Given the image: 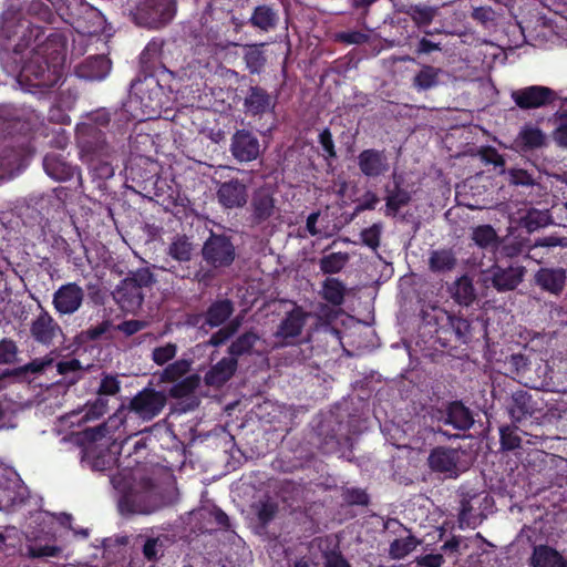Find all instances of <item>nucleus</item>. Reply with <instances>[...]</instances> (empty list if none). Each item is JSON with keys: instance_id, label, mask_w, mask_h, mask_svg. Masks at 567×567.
Listing matches in <instances>:
<instances>
[{"instance_id": "nucleus-25", "label": "nucleus", "mask_w": 567, "mask_h": 567, "mask_svg": "<svg viewBox=\"0 0 567 567\" xmlns=\"http://www.w3.org/2000/svg\"><path fill=\"white\" fill-rule=\"evenodd\" d=\"M532 561L534 567H567L561 555L548 546L536 547Z\"/></svg>"}, {"instance_id": "nucleus-42", "label": "nucleus", "mask_w": 567, "mask_h": 567, "mask_svg": "<svg viewBox=\"0 0 567 567\" xmlns=\"http://www.w3.org/2000/svg\"><path fill=\"white\" fill-rule=\"evenodd\" d=\"M169 255L179 261H186L192 256V245L186 238H177L169 247Z\"/></svg>"}, {"instance_id": "nucleus-44", "label": "nucleus", "mask_w": 567, "mask_h": 567, "mask_svg": "<svg viewBox=\"0 0 567 567\" xmlns=\"http://www.w3.org/2000/svg\"><path fill=\"white\" fill-rule=\"evenodd\" d=\"M257 339V336L254 333H245L235 342H233V344L230 346V353L235 355H240L243 353L248 352L252 348Z\"/></svg>"}, {"instance_id": "nucleus-34", "label": "nucleus", "mask_w": 567, "mask_h": 567, "mask_svg": "<svg viewBox=\"0 0 567 567\" xmlns=\"http://www.w3.org/2000/svg\"><path fill=\"white\" fill-rule=\"evenodd\" d=\"M250 21L255 27L267 31L276 25L277 14L270 8L260 6L256 8Z\"/></svg>"}, {"instance_id": "nucleus-3", "label": "nucleus", "mask_w": 567, "mask_h": 567, "mask_svg": "<svg viewBox=\"0 0 567 567\" xmlns=\"http://www.w3.org/2000/svg\"><path fill=\"white\" fill-rule=\"evenodd\" d=\"M175 16L172 0H143L140 2L135 19L141 25L157 29L168 23Z\"/></svg>"}, {"instance_id": "nucleus-36", "label": "nucleus", "mask_w": 567, "mask_h": 567, "mask_svg": "<svg viewBox=\"0 0 567 567\" xmlns=\"http://www.w3.org/2000/svg\"><path fill=\"white\" fill-rule=\"evenodd\" d=\"M455 265V258L450 250H435L430 256V268L433 271L451 270Z\"/></svg>"}, {"instance_id": "nucleus-50", "label": "nucleus", "mask_w": 567, "mask_h": 567, "mask_svg": "<svg viewBox=\"0 0 567 567\" xmlns=\"http://www.w3.org/2000/svg\"><path fill=\"white\" fill-rule=\"evenodd\" d=\"M121 384L117 378L105 375L100 384L99 394L114 395L120 391Z\"/></svg>"}, {"instance_id": "nucleus-54", "label": "nucleus", "mask_w": 567, "mask_h": 567, "mask_svg": "<svg viewBox=\"0 0 567 567\" xmlns=\"http://www.w3.org/2000/svg\"><path fill=\"white\" fill-rule=\"evenodd\" d=\"M416 563L422 567H442L444 558L440 554H429L417 557Z\"/></svg>"}, {"instance_id": "nucleus-53", "label": "nucleus", "mask_w": 567, "mask_h": 567, "mask_svg": "<svg viewBox=\"0 0 567 567\" xmlns=\"http://www.w3.org/2000/svg\"><path fill=\"white\" fill-rule=\"evenodd\" d=\"M236 329H237V326L235 327L233 323L230 326H227V327L220 329L218 332H216L214 336H212L208 343L214 347L224 343L230 336H233L235 333Z\"/></svg>"}, {"instance_id": "nucleus-37", "label": "nucleus", "mask_w": 567, "mask_h": 567, "mask_svg": "<svg viewBox=\"0 0 567 567\" xmlns=\"http://www.w3.org/2000/svg\"><path fill=\"white\" fill-rule=\"evenodd\" d=\"M410 202V194L396 187L394 190H389L386 195V214L394 216L402 207Z\"/></svg>"}, {"instance_id": "nucleus-60", "label": "nucleus", "mask_w": 567, "mask_h": 567, "mask_svg": "<svg viewBox=\"0 0 567 567\" xmlns=\"http://www.w3.org/2000/svg\"><path fill=\"white\" fill-rule=\"evenodd\" d=\"M161 546L162 545L159 544L158 538L147 539V542L145 543L144 548H143V553H144L145 557L150 560L155 559L157 557L158 548Z\"/></svg>"}, {"instance_id": "nucleus-55", "label": "nucleus", "mask_w": 567, "mask_h": 567, "mask_svg": "<svg viewBox=\"0 0 567 567\" xmlns=\"http://www.w3.org/2000/svg\"><path fill=\"white\" fill-rule=\"evenodd\" d=\"M146 327V322L142 320H128L118 324L117 329L126 336H132Z\"/></svg>"}, {"instance_id": "nucleus-33", "label": "nucleus", "mask_w": 567, "mask_h": 567, "mask_svg": "<svg viewBox=\"0 0 567 567\" xmlns=\"http://www.w3.org/2000/svg\"><path fill=\"white\" fill-rule=\"evenodd\" d=\"M420 542L413 536L395 539L391 543L389 554L393 559H401L413 551Z\"/></svg>"}, {"instance_id": "nucleus-9", "label": "nucleus", "mask_w": 567, "mask_h": 567, "mask_svg": "<svg viewBox=\"0 0 567 567\" xmlns=\"http://www.w3.org/2000/svg\"><path fill=\"white\" fill-rule=\"evenodd\" d=\"M525 269L520 266L501 268L494 266L484 272V280L491 281L498 291L515 289L523 280Z\"/></svg>"}, {"instance_id": "nucleus-12", "label": "nucleus", "mask_w": 567, "mask_h": 567, "mask_svg": "<svg viewBox=\"0 0 567 567\" xmlns=\"http://www.w3.org/2000/svg\"><path fill=\"white\" fill-rule=\"evenodd\" d=\"M31 334L43 343L51 344L54 339L62 334V329L48 311H42L32 322Z\"/></svg>"}, {"instance_id": "nucleus-52", "label": "nucleus", "mask_w": 567, "mask_h": 567, "mask_svg": "<svg viewBox=\"0 0 567 567\" xmlns=\"http://www.w3.org/2000/svg\"><path fill=\"white\" fill-rule=\"evenodd\" d=\"M380 231L381 230L378 225H373L372 227L364 229L361 233L363 243L371 248H377L379 246Z\"/></svg>"}, {"instance_id": "nucleus-18", "label": "nucleus", "mask_w": 567, "mask_h": 567, "mask_svg": "<svg viewBox=\"0 0 567 567\" xmlns=\"http://www.w3.org/2000/svg\"><path fill=\"white\" fill-rule=\"evenodd\" d=\"M535 280L544 290L557 295L564 289L566 271L563 268H542L536 272Z\"/></svg>"}, {"instance_id": "nucleus-30", "label": "nucleus", "mask_w": 567, "mask_h": 567, "mask_svg": "<svg viewBox=\"0 0 567 567\" xmlns=\"http://www.w3.org/2000/svg\"><path fill=\"white\" fill-rule=\"evenodd\" d=\"M472 240L481 248H494L498 244V236L489 225H481L472 230Z\"/></svg>"}, {"instance_id": "nucleus-56", "label": "nucleus", "mask_w": 567, "mask_h": 567, "mask_svg": "<svg viewBox=\"0 0 567 567\" xmlns=\"http://www.w3.org/2000/svg\"><path fill=\"white\" fill-rule=\"evenodd\" d=\"M511 183L515 185H530L533 184L532 176L523 169H512L509 172Z\"/></svg>"}, {"instance_id": "nucleus-2", "label": "nucleus", "mask_w": 567, "mask_h": 567, "mask_svg": "<svg viewBox=\"0 0 567 567\" xmlns=\"http://www.w3.org/2000/svg\"><path fill=\"white\" fill-rule=\"evenodd\" d=\"M152 281V275L147 270H140L116 287L113 292L114 300L123 311L135 313L143 303L144 289Z\"/></svg>"}, {"instance_id": "nucleus-61", "label": "nucleus", "mask_w": 567, "mask_h": 567, "mask_svg": "<svg viewBox=\"0 0 567 567\" xmlns=\"http://www.w3.org/2000/svg\"><path fill=\"white\" fill-rule=\"evenodd\" d=\"M452 326L461 338H464L470 333L471 324L466 319L455 318L452 320Z\"/></svg>"}, {"instance_id": "nucleus-11", "label": "nucleus", "mask_w": 567, "mask_h": 567, "mask_svg": "<svg viewBox=\"0 0 567 567\" xmlns=\"http://www.w3.org/2000/svg\"><path fill=\"white\" fill-rule=\"evenodd\" d=\"M358 165L367 177H379L390 168L389 158L382 151L365 150L358 156Z\"/></svg>"}, {"instance_id": "nucleus-63", "label": "nucleus", "mask_w": 567, "mask_h": 567, "mask_svg": "<svg viewBox=\"0 0 567 567\" xmlns=\"http://www.w3.org/2000/svg\"><path fill=\"white\" fill-rule=\"evenodd\" d=\"M319 138H320V143H321L323 150L327 152V154L330 156H333L334 155L333 141H332V136H331L330 132L328 130H324L323 132L320 133Z\"/></svg>"}, {"instance_id": "nucleus-20", "label": "nucleus", "mask_w": 567, "mask_h": 567, "mask_svg": "<svg viewBox=\"0 0 567 567\" xmlns=\"http://www.w3.org/2000/svg\"><path fill=\"white\" fill-rule=\"evenodd\" d=\"M27 496V487L21 485L19 481H11L0 484V509L8 511L11 507L23 503Z\"/></svg>"}, {"instance_id": "nucleus-51", "label": "nucleus", "mask_w": 567, "mask_h": 567, "mask_svg": "<svg viewBox=\"0 0 567 567\" xmlns=\"http://www.w3.org/2000/svg\"><path fill=\"white\" fill-rule=\"evenodd\" d=\"M53 363V359L51 357H45L41 359H35L29 364L24 365L21 371L24 373H40L44 371L48 367Z\"/></svg>"}, {"instance_id": "nucleus-24", "label": "nucleus", "mask_w": 567, "mask_h": 567, "mask_svg": "<svg viewBox=\"0 0 567 567\" xmlns=\"http://www.w3.org/2000/svg\"><path fill=\"white\" fill-rule=\"evenodd\" d=\"M252 216L257 221H264L268 219L275 210L274 198L270 196L268 190L260 189L255 193L252 200Z\"/></svg>"}, {"instance_id": "nucleus-62", "label": "nucleus", "mask_w": 567, "mask_h": 567, "mask_svg": "<svg viewBox=\"0 0 567 567\" xmlns=\"http://www.w3.org/2000/svg\"><path fill=\"white\" fill-rule=\"evenodd\" d=\"M58 372L60 374H66L71 371H78L81 369V364L76 359H70L66 361L59 362L56 364Z\"/></svg>"}, {"instance_id": "nucleus-14", "label": "nucleus", "mask_w": 567, "mask_h": 567, "mask_svg": "<svg viewBox=\"0 0 567 567\" xmlns=\"http://www.w3.org/2000/svg\"><path fill=\"white\" fill-rule=\"evenodd\" d=\"M111 70V62L104 55L86 59L76 68V74L81 79L101 81L107 76Z\"/></svg>"}, {"instance_id": "nucleus-57", "label": "nucleus", "mask_w": 567, "mask_h": 567, "mask_svg": "<svg viewBox=\"0 0 567 567\" xmlns=\"http://www.w3.org/2000/svg\"><path fill=\"white\" fill-rule=\"evenodd\" d=\"M535 247H567V238L564 237H556V236H547L542 239H538L535 245Z\"/></svg>"}, {"instance_id": "nucleus-58", "label": "nucleus", "mask_w": 567, "mask_h": 567, "mask_svg": "<svg viewBox=\"0 0 567 567\" xmlns=\"http://www.w3.org/2000/svg\"><path fill=\"white\" fill-rule=\"evenodd\" d=\"M554 138L559 145L567 147V116L559 120Z\"/></svg>"}, {"instance_id": "nucleus-39", "label": "nucleus", "mask_w": 567, "mask_h": 567, "mask_svg": "<svg viewBox=\"0 0 567 567\" xmlns=\"http://www.w3.org/2000/svg\"><path fill=\"white\" fill-rule=\"evenodd\" d=\"M190 368V363L187 360H177L169 364L159 375L161 382H176L184 377Z\"/></svg>"}, {"instance_id": "nucleus-17", "label": "nucleus", "mask_w": 567, "mask_h": 567, "mask_svg": "<svg viewBox=\"0 0 567 567\" xmlns=\"http://www.w3.org/2000/svg\"><path fill=\"white\" fill-rule=\"evenodd\" d=\"M27 166V158L20 151L6 150L0 155V181H8Z\"/></svg>"}, {"instance_id": "nucleus-43", "label": "nucleus", "mask_w": 567, "mask_h": 567, "mask_svg": "<svg viewBox=\"0 0 567 567\" xmlns=\"http://www.w3.org/2000/svg\"><path fill=\"white\" fill-rule=\"evenodd\" d=\"M199 382V378L197 375H190L185 378L183 381L176 383L169 391L171 395L174 398H183L190 393Z\"/></svg>"}, {"instance_id": "nucleus-23", "label": "nucleus", "mask_w": 567, "mask_h": 567, "mask_svg": "<svg viewBox=\"0 0 567 567\" xmlns=\"http://www.w3.org/2000/svg\"><path fill=\"white\" fill-rule=\"evenodd\" d=\"M546 136L538 127L525 125L515 138V144L522 150H533L542 147L545 144Z\"/></svg>"}, {"instance_id": "nucleus-29", "label": "nucleus", "mask_w": 567, "mask_h": 567, "mask_svg": "<svg viewBox=\"0 0 567 567\" xmlns=\"http://www.w3.org/2000/svg\"><path fill=\"white\" fill-rule=\"evenodd\" d=\"M482 496L474 495L471 498H463L461 502V511H460V523L461 525L471 526L476 523L480 514L477 513L476 505L481 503ZM484 501H487V496H483Z\"/></svg>"}, {"instance_id": "nucleus-64", "label": "nucleus", "mask_w": 567, "mask_h": 567, "mask_svg": "<svg viewBox=\"0 0 567 567\" xmlns=\"http://www.w3.org/2000/svg\"><path fill=\"white\" fill-rule=\"evenodd\" d=\"M326 567H350L349 564L336 553L326 556Z\"/></svg>"}, {"instance_id": "nucleus-41", "label": "nucleus", "mask_w": 567, "mask_h": 567, "mask_svg": "<svg viewBox=\"0 0 567 567\" xmlns=\"http://www.w3.org/2000/svg\"><path fill=\"white\" fill-rule=\"evenodd\" d=\"M549 224V215L546 210H529L524 218V225L528 231H534L539 227H544Z\"/></svg>"}, {"instance_id": "nucleus-47", "label": "nucleus", "mask_w": 567, "mask_h": 567, "mask_svg": "<svg viewBox=\"0 0 567 567\" xmlns=\"http://www.w3.org/2000/svg\"><path fill=\"white\" fill-rule=\"evenodd\" d=\"M256 512L262 523L269 522L277 512V506L270 499L260 501L256 505Z\"/></svg>"}, {"instance_id": "nucleus-27", "label": "nucleus", "mask_w": 567, "mask_h": 567, "mask_svg": "<svg viewBox=\"0 0 567 567\" xmlns=\"http://www.w3.org/2000/svg\"><path fill=\"white\" fill-rule=\"evenodd\" d=\"M450 291L454 300L460 305L468 306L475 299L473 282L466 276L457 279L450 288Z\"/></svg>"}, {"instance_id": "nucleus-40", "label": "nucleus", "mask_w": 567, "mask_h": 567, "mask_svg": "<svg viewBox=\"0 0 567 567\" xmlns=\"http://www.w3.org/2000/svg\"><path fill=\"white\" fill-rule=\"evenodd\" d=\"M405 12L417 24H429L435 16V10L433 8L424 6H411L405 10Z\"/></svg>"}, {"instance_id": "nucleus-48", "label": "nucleus", "mask_w": 567, "mask_h": 567, "mask_svg": "<svg viewBox=\"0 0 567 567\" xmlns=\"http://www.w3.org/2000/svg\"><path fill=\"white\" fill-rule=\"evenodd\" d=\"M501 443L502 446L506 450H514L519 446L520 437L517 435L516 431L511 427L501 429Z\"/></svg>"}, {"instance_id": "nucleus-4", "label": "nucleus", "mask_w": 567, "mask_h": 567, "mask_svg": "<svg viewBox=\"0 0 567 567\" xmlns=\"http://www.w3.org/2000/svg\"><path fill=\"white\" fill-rule=\"evenodd\" d=\"M511 97L517 107L533 110L551 104L557 99V94L548 86L529 85L513 90Z\"/></svg>"}, {"instance_id": "nucleus-7", "label": "nucleus", "mask_w": 567, "mask_h": 567, "mask_svg": "<svg viewBox=\"0 0 567 567\" xmlns=\"http://www.w3.org/2000/svg\"><path fill=\"white\" fill-rule=\"evenodd\" d=\"M427 463L433 472L446 477H455L461 472L460 452L454 449H434L427 457Z\"/></svg>"}, {"instance_id": "nucleus-31", "label": "nucleus", "mask_w": 567, "mask_h": 567, "mask_svg": "<svg viewBox=\"0 0 567 567\" xmlns=\"http://www.w3.org/2000/svg\"><path fill=\"white\" fill-rule=\"evenodd\" d=\"M233 312L231 303L227 300L214 303L206 313V323L210 327L220 326Z\"/></svg>"}, {"instance_id": "nucleus-8", "label": "nucleus", "mask_w": 567, "mask_h": 567, "mask_svg": "<svg viewBox=\"0 0 567 567\" xmlns=\"http://www.w3.org/2000/svg\"><path fill=\"white\" fill-rule=\"evenodd\" d=\"M205 259L215 267L228 266L235 258L231 243L223 236H212L205 244Z\"/></svg>"}, {"instance_id": "nucleus-10", "label": "nucleus", "mask_w": 567, "mask_h": 567, "mask_svg": "<svg viewBox=\"0 0 567 567\" xmlns=\"http://www.w3.org/2000/svg\"><path fill=\"white\" fill-rule=\"evenodd\" d=\"M231 154L239 162H251L260 154L257 137L247 131H238L231 138Z\"/></svg>"}, {"instance_id": "nucleus-28", "label": "nucleus", "mask_w": 567, "mask_h": 567, "mask_svg": "<svg viewBox=\"0 0 567 567\" xmlns=\"http://www.w3.org/2000/svg\"><path fill=\"white\" fill-rule=\"evenodd\" d=\"M441 69L431 65H424L414 76L413 85L419 91L430 90L440 84Z\"/></svg>"}, {"instance_id": "nucleus-22", "label": "nucleus", "mask_w": 567, "mask_h": 567, "mask_svg": "<svg viewBox=\"0 0 567 567\" xmlns=\"http://www.w3.org/2000/svg\"><path fill=\"white\" fill-rule=\"evenodd\" d=\"M43 166L45 173L55 181H68L73 177L75 169L55 154L44 157Z\"/></svg>"}, {"instance_id": "nucleus-1", "label": "nucleus", "mask_w": 567, "mask_h": 567, "mask_svg": "<svg viewBox=\"0 0 567 567\" xmlns=\"http://www.w3.org/2000/svg\"><path fill=\"white\" fill-rule=\"evenodd\" d=\"M120 493L118 508L127 514H152L164 505V501L148 481L141 475L125 473L112 477Z\"/></svg>"}, {"instance_id": "nucleus-21", "label": "nucleus", "mask_w": 567, "mask_h": 567, "mask_svg": "<svg viewBox=\"0 0 567 567\" xmlns=\"http://www.w3.org/2000/svg\"><path fill=\"white\" fill-rule=\"evenodd\" d=\"M83 461L94 471H105L116 463L113 452L100 450L96 445L85 449Z\"/></svg>"}, {"instance_id": "nucleus-32", "label": "nucleus", "mask_w": 567, "mask_h": 567, "mask_svg": "<svg viewBox=\"0 0 567 567\" xmlns=\"http://www.w3.org/2000/svg\"><path fill=\"white\" fill-rule=\"evenodd\" d=\"M346 288L336 278H328L322 286L323 298L332 305H341L344 298Z\"/></svg>"}, {"instance_id": "nucleus-38", "label": "nucleus", "mask_w": 567, "mask_h": 567, "mask_svg": "<svg viewBox=\"0 0 567 567\" xmlns=\"http://www.w3.org/2000/svg\"><path fill=\"white\" fill-rule=\"evenodd\" d=\"M349 256L346 252H333L320 260V269L326 274L339 272L348 262Z\"/></svg>"}, {"instance_id": "nucleus-13", "label": "nucleus", "mask_w": 567, "mask_h": 567, "mask_svg": "<svg viewBox=\"0 0 567 567\" xmlns=\"http://www.w3.org/2000/svg\"><path fill=\"white\" fill-rule=\"evenodd\" d=\"M306 321V313L299 309L295 308L291 310L287 318L280 323L276 338L280 339L275 343V346H285L288 343L289 338H295L300 334Z\"/></svg>"}, {"instance_id": "nucleus-19", "label": "nucleus", "mask_w": 567, "mask_h": 567, "mask_svg": "<svg viewBox=\"0 0 567 567\" xmlns=\"http://www.w3.org/2000/svg\"><path fill=\"white\" fill-rule=\"evenodd\" d=\"M237 368V361L234 358H224L217 362L205 375L206 384L210 386H220L227 382Z\"/></svg>"}, {"instance_id": "nucleus-49", "label": "nucleus", "mask_w": 567, "mask_h": 567, "mask_svg": "<svg viewBox=\"0 0 567 567\" xmlns=\"http://www.w3.org/2000/svg\"><path fill=\"white\" fill-rule=\"evenodd\" d=\"M17 355V347L13 341H0V364L11 363Z\"/></svg>"}, {"instance_id": "nucleus-15", "label": "nucleus", "mask_w": 567, "mask_h": 567, "mask_svg": "<svg viewBox=\"0 0 567 567\" xmlns=\"http://www.w3.org/2000/svg\"><path fill=\"white\" fill-rule=\"evenodd\" d=\"M536 411H538V406L530 394L524 391L513 394L508 405V412L515 422H520L528 416H533Z\"/></svg>"}, {"instance_id": "nucleus-35", "label": "nucleus", "mask_w": 567, "mask_h": 567, "mask_svg": "<svg viewBox=\"0 0 567 567\" xmlns=\"http://www.w3.org/2000/svg\"><path fill=\"white\" fill-rule=\"evenodd\" d=\"M246 106L254 114L262 113L270 106V99L265 91L252 89L246 99Z\"/></svg>"}, {"instance_id": "nucleus-5", "label": "nucleus", "mask_w": 567, "mask_h": 567, "mask_svg": "<svg viewBox=\"0 0 567 567\" xmlns=\"http://www.w3.org/2000/svg\"><path fill=\"white\" fill-rule=\"evenodd\" d=\"M85 292L82 287L74 282L62 285L52 298L54 310L60 316H70L75 313L83 303Z\"/></svg>"}, {"instance_id": "nucleus-46", "label": "nucleus", "mask_w": 567, "mask_h": 567, "mask_svg": "<svg viewBox=\"0 0 567 567\" xmlns=\"http://www.w3.org/2000/svg\"><path fill=\"white\" fill-rule=\"evenodd\" d=\"M62 549L54 545H35L29 548V555L33 558L56 557Z\"/></svg>"}, {"instance_id": "nucleus-26", "label": "nucleus", "mask_w": 567, "mask_h": 567, "mask_svg": "<svg viewBox=\"0 0 567 567\" xmlns=\"http://www.w3.org/2000/svg\"><path fill=\"white\" fill-rule=\"evenodd\" d=\"M473 422L471 412L463 404L454 402L449 406L445 419L446 424H451L457 430H467L472 426Z\"/></svg>"}, {"instance_id": "nucleus-16", "label": "nucleus", "mask_w": 567, "mask_h": 567, "mask_svg": "<svg viewBox=\"0 0 567 567\" xmlns=\"http://www.w3.org/2000/svg\"><path fill=\"white\" fill-rule=\"evenodd\" d=\"M217 194L219 202L228 208L243 206L247 200L246 186L238 181L221 184Z\"/></svg>"}, {"instance_id": "nucleus-6", "label": "nucleus", "mask_w": 567, "mask_h": 567, "mask_svg": "<svg viewBox=\"0 0 567 567\" xmlns=\"http://www.w3.org/2000/svg\"><path fill=\"white\" fill-rule=\"evenodd\" d=\"M165 403L166 396L164 393L145 389L132 399L130 408L140 417L151 420L163 410Z\"/></svg>"}, {"instance_id": "nucleus-45", "label": "nucleus", "mask_w": 567, "mask_h": 567, "mask_svg": "<svg viewBox=\"0 0 567 567\" xmlns=\"http://www.w3.org/2000/svg\"><path fill=\"white\" fill-rule=\"evenodd\" d=\"M176 351L175 344L167 343L163 347L155 348L152 357L157 364L163 365L176 355Z\"/></svg>"}, {"instance_id": "nucleus-59", "label": "nucleus", "mask_w": 567, "mask_h": 567, "mask_svg": "<svg viewBox=\"0 0 567 567\" xmlns=\"http://www.w3.org/2000/svg\"><path fill=\"white\" fill-rule=\"evenodd\" d=\"M246 62L248 68L256 72L264 64V56L259 51H250L246 54Z\"/></svg>"}]
</instances>
